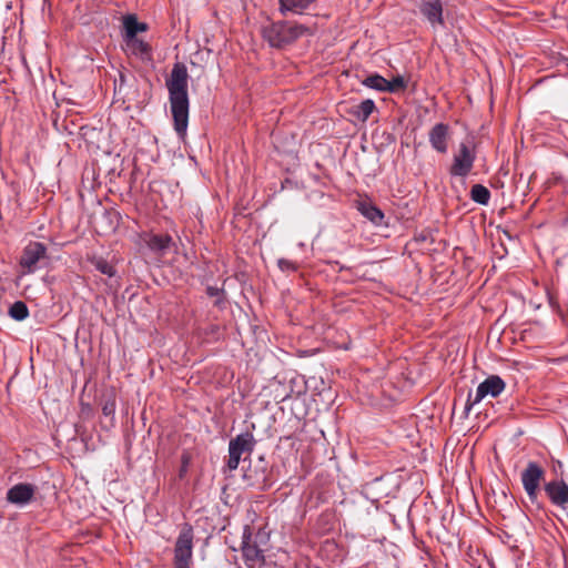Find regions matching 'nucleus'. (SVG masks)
Masks as SVG:
<instances>
[{
    "instance_id": "f257e3e1",
    "label": "nucleus",
    "mask_w": 568,
    "mask_h": 568,
    "mask_svg": "<svg viewBox=\"0 0 568 568\" xmlns=\"http://www.w3.org/2000/svg\"><path fill=\"white\" fill-rule=\"evenodd\" d=\"M170 111L173 128L178 136L185 139L189 125L190 99L187 92L189 74L185 64L175 63L170 78L166 79Z\"/></svg>"
},
{
    "instance_id": "f03ea898",
    "label": "nucleus",
    "mask_w": 568,
    "mask_h": 568,
    "mask_svg": "<svg viewBox=\"0 0 568 568\" xmlns=\"http://www.w3.org/2000/svg\"><path fill=\"white\" fill-rule=\"evenodd\" d=\"M262 37L275 49H285L305 36H312L314 29L290 20L271 21L262 28Z\"/></svg>"
},
{
    "instance_id": "7ed1b4c3",
    "label": "nucleus",
    "mask_w": 568,
    "mask_h": 568,
    "mask_svg": "<svg viewBox=\"0 0 568 568\" xmlns=\"http://www.w3.org/2000/svg\"><path fill=\"white\" fill-rule=\"evenodd\" d=\"M194 532L191 525L185 524L174 545V568H191L193 561Z\"/></svg>"
},
{
    "instance_id": "20e7f679",
    "label": "nucleus",
    "mask_w": 568,
    "mask_h": 568,
    "mask_svg": "<svg viewBox=\"0 0 568 568\" xmlns=\"http://www.w3.org/2000/svg\"><path fill=\"white\" fill-rule=\"evenodd\" d=\"M255 443L254 436L250 432L239 434L232 438L229 443L226 468L230 471L237 469L240 460L242 458L245 460L252 454Z\"/></svg>"
},
{
    "instance_id": "39448f33",
    "label": "nucleus",
    "mask_w": 568,
    "mask_h": 568,
    "mask_svg": "<svg viewBox=\"0 0 568 568\" xmlns=\"http://www.w3.org/2000/svg\"><path fill=\"white\" fill-rule=\"evenodd\" d=\"M476 161L475 148L469 143L462 142L453 156L449 174L453 178H466L473 170Z\"/></svg>"
},
{
    "instance_id": "423d86ee",
    "label": "nucleus",
    "mask_w": 568,
    "mask_h": 568,
    "mask_svg": "<svg viewBox=\"0 0 568 568\" xmlns=\"http://www.w3.org/2000/svg\"><path fill=\"white\" fill-rule=\"evenodd\" d=\"M47 246L41 242H29L20 256L19 265L23 274H32L40 266L39 264L48 258Z\"/></svg>"
},
{
    "instance_id": "0eeeda50",
    "label": "nucleus",
    "mask_w": 568,
    "mask_h": 568,
    "mask_svg": "<svg viewBox=\"0 0 568 568\" xmlns=\"http://www.w3.org/2000/svg\"><path fill=\"white\" fill-rule=\"evenodd\" d=\"M545 469L537 462H529L521 471L520 479L530 501H535L539 494L540 483L545 478Z\"/></svg>"
},
{
    "instance_id": "6e6552de",
    "label": "nucleus",
    "mask_w": 568,
    "mask_h": 568,
    "mask_svg": "<svg viewBox=\"0 0 568 568\" xmlns=\"http://www.w3.org/2000/svg\"><path fill=\"white\" fill-rule=\"evenodd\" d=\"M506 384L503 378L498 375H490L484 382H481L477 389L476 394L473 397L471 394H468L466 409L469 410L471 406L481 402L486 396L497 397L505 390Z\"/></svg>"
},
{
    "instance_id": "1a4fd4ad",
    "label": "nucleus",
    "mask_w": 568,
    "mask_h": 568,
    "mask_svg": "<svg viewBox=\"0 0 568 568\" xmlns=\"http://www.w3.org/2000/svg\"><path fill=\"white\" fill-rule=\"evenodd\" d=\"M243 559L247 568H262L265 564L264 550L251 541V532L245 529L242 540Z\"/></svg>"
},
{
    "instance_id": "9d476101",
    "label": "nucleus",
    "mask_w": 568,
    "mask_h": 568,
    "mask_svg": "<svg viewBox=\"0 0 568 568\" xmlns=\"http://www.w3.org/2000/svg\"><path fill=\"white\" fill-rule=\"evenodd\" d=\"M452 134L449 124L444 122L436 123L428 132V141L433 150L439 154L447 153Z\"/></svg>"
},
{
    "instance_id": "9b49d317",
    "label": "nucleus",
    "mask_w": 568,
    "mask_h": 568,
    "mask_svg": "<svg viewBox=\"0 0 568 568\" xmlns=\"http://www.w3.org/2000/svg\"><path fill=\"white\" fill-rule=\"evenodd\" d=\"M549 501L561 509L568 507V484L564 479L555 478L544 485Z\"/></svg>"
},
{
    "instance_id": "f8f14e48",
    "label": "nucleus",
    "mask_w": 568,
    "mask_h": 568,
    "mask_svg": "<svg viewBox=\"0 0 568 568\" xmlns=\"http://www.w3.org/2000/svg\"><path fill=\"white\" fill-rule=\"evenodd\" d=\"M243 479L247 486L260 490H266L272 485L268 477V470L263 458H260V466L255 465L254 467H250L247 470H245Z\"/></svg>"
},
{
    "instance_id": "ddd939ff",
    "label": "nucleus",
    "mask_w": 568,
    "mask_h": 568,
    "mask_svg": "<svg viewBox=\"0 0 568 568\" xmlns=\"http://www.w3.org/2000/svg\"><path fill=\"white\" fill-rule=\"evenodd\" d=\"M36 489V486L32 484H17L7 491V500L13 505H26L32 500Z\"/></svg>"
},
{
    "instance_id": "4468645a",
    "label": "nucleus",
    "mask_w": 568,
    "mask_h": 568,
    "mask_svg": "<svg viewBox=\"0 0 568 568\" xmlns=\"http://www.w3.org/2000/svg\"><path fill=\"white\" fill-rule=\"evenodd\" d=\"M418 8L433 27L444 24L442 0H422Z\"/></svg>"
},
{
    "instance_id": "2eb2a0df",
    "label": "nucleus",
    "mask_w": 568,
    "mask_h": 568,
    "mask_svg": "<svg viewBox=\"0 0 568 568\" xmlns=\"http://www.w3.org/2000/svg\"><path fill=\"white\" fill-rule=\"evenodd\" d=\"M128 53L139 58L142 61L152 60L151 45L140 38L123 39Z\"/></svg>"
},
{
    "instance_id": "dca6fc26",
    "label": "nucleus",
    "mask_w": 568,
    "mask_h": 568,
    "mask_svg": "<svg viewBox=\"0 0 568 568\" xmlns=\"http://www.w3.org/2000/svg\"><path fill=\"white\" fill-rule=\"evenodd\" d=\"M144 242L150 251L163 255L173 244V239L169 234H148Z\"/></svg>"
},
{
    "instance_id": "f3484780",
    "label": "nucleus",
    "mask_w": 568,
    "mask_h": 568,
    "mask_svg": "<svg viewBox=\"0 0 568 568\" xmlns=\"http://www.w3.org/2000/svg\"><path fill=\"white\" fill-rule=\"evenodd\" d=\"M317 0H278V11L286 16L288 12L303 14Z\"/></svg>"
},
{
    "instance_id": "a211bd4d",
    "label": "nucleus",
    "mask_w": 568,
    "mask_h": 568,
    "mask_svg": "<svg viewBox=\"0 0 568 568\" xmlns=\"http://www.w3.org/2000/svg\"><path fill=\"white\" fill-rule=\"evenodd\" d=\"M123 23V39L138 38L139 32H145L149 26L145 22L138 21L135 14H126L122 19Z\"/></svg>"
},
{
    "instance_id": "6ab92c4d",
    "label": "nucleus",
    "mask_w": 568,
    "mask_h": 568,
    "mask_svg": "<svg viewBox=\"0 0 568 568\" xmlns=\"http://www.w3.org/2000/svg\"><path fill=\"white\" fill-rule=\"evenodd\" d=\"M357 210L364 215L367 220L373 222L376 225L382 224L384 219V213L381 209H378L373 202L369 200H362L357 202Z\"/></svg>"
},
{
    "instance_id": "aec40b11",
    "label": "nucleus",
    "mask_w": 568,
    "mask_h": 568,
    "mask_svg": "<svg viewBox=\"0 0 568 568\" xmlns=\"http://www.w3.org/2000/svg\"><path fill=\"white\" fill-rule=\"evenodd\" d=\"M375 110V102L372 99H366L359 104L353 105L348 113L356 118L358 121L366 122Z\"/></svg>"
},
{
    "instance_id": "412c9836",
    "label": "nucleus",
    "mask_w": 568,
    "mask_h": 568,
    "mask_svg": "<svg viewBox=\"0 0 568 568\" xmlns=\"http://www.w3.org/2000/svg\"><path fill=\"white\" fill-rule=\"evenodd\" d=\"M469 196L475 203L487 205L490 200V191L483 184H474Z\"/></svg>"
},
{
    "instance_id": "4be33fe9",
    "label": "nucleus",
    "mask_w": 568,
    "mask_h": 568,
    "mask_svg": "<svg viewBox=\"0 0 568 568\" xmlns=\"http://www.w3.org/2000/svg\"><path fill=\"white\" fill-rule=\"evenodd\" d=\"M89 262L95 267L97 271L109 277H113L116 274L115 267L102 256H92L89 258Z\"/></svg>"
},
{
    "instance_id": "5701e85b",
    "label": "nucleus",
    "mask_w": 568,
    "mask_h": 568,
    "mask_svg": "<svg viewBox=\"0 0 568 568\" xmlns=\"http://www.w3.org/2000/svg\"><path fill=\"white\" fill-rule=\"evenodd\" d=\"M362 84L379 92H386V79L378 73L366 77Z\"/></svg>"
},
{
    "instance_id": "b1692460",
    "label": "nucleus",
    "mask_w": 568,
    "mask_h": 568,
    "mask_svg": "<svg viewBox=\"0 0 568 568\" xmlns=\"http://www.w3.org/2000/svg\"><path fill=\"white\" fill-rule=\"evenodd\" d=\"M9 315L16 321H23L29 316V308L24 302L17 301L10 306Z\"/></svg>"
},
{
    "instance_id": "393cba45",
    "label": "nucleus",
    "mask_w": 568,
    "mask_h": 568,
    "mask_svg": "<svg viewBox=\"0 0 568 568\" xmlns=\"http://www.w3.org/2000/svg\"><path fill=\"white\" fill-rule=\"evenodd\" d=\"M407 88V82L402 75H396L392 80L386 79V92L396 93L404 91Z\"/></svg>"
},
{
    "instance_id": "a878e982",
    "label": "nucleus",
    "mask_w": 568,
    "mask_h": 568,
    "mask_svg": "<svg viewBox=\"0 0 568 568\" xmlns=\"http://www.w3.org/2000/svg\"><path fill=\"white\" fill-rule=\"evenodd\" d=\"M206 294L210 297H216L214 305L222 308L225 304V291L224 288L215 287V286H207L206 287Z\"/></svg>"
},
{
    "instance_id": "bb28decb",
    "label": "nucleus",
    "mask_w": 568,
    "mask_h": 568,
    "mask_svg": "<svg viewBox=\"0 0 568 568\" xmlns=\"http://www.w3.org/2000/svg\"><path fill=\"white\" fill-rule=\"evenodd\" d=\"M277 266L283 272H296L298 270V264L287 258H278Z\"/></svg>"
},
{
    "instance_id": "cd10ccee",
    "label": "nucleus",
    "mask_w": 568,
    "mask_h": 568,
    "mask_svg": "<svg viewBox=\"0 0 568 568\" xmlns=\"http://www.w3.org/2000/svg\"><path fill=\"white\" fill-rule=\"evenodd\" d=\"M190 455L189 454H183L181 456V467H180V470H179V478L182 479L185 477L186 473H187V469H189V466H190Z\"/></svg>"
},
{
    "instance_id": "c85d7f7f",
    "label": "nucleus",
    "mask_w": 568,
    "mask_h": 568,
    "mask_svg": "<svg viewBox=\"0 0 568 568\" xmlns=\"http://www.w3.org/2000/svg\"><path fill=\"white\" fill-rule=\"evenodd\" d=\"M108 215L110 216V219H114L116 221V224L120 222L121 220V214L116 211H110L108 212Z\"/></svg>"
},
{
    "instance_id": "c756f323",
    "label": "nucleus",
    "mask_w": 568,
    "mask_h": 568,
    "mask_svg": "<svg viewBox=\"0 0 568 568\" xmlns=\"http://www.w3.org/2000/svg\"><path fill=\"white\" fill-rule=\"evenodd\" d=\"M109 412H110V408H108V406H104V407H103V413H104V414H109Z\"/></svg>"
},
{
    "instance_id": "7c9ffc66",
    "label": "nucleus",
    "mask_w": 568,
    "mask_h": 568,
    "mask_svg": "<svg viewBox=\"0 0 568 568\" xmlns=\"http://www.w3.org/2000/svg\"><path fill=\"white\" fill-rule=\"evenodd\" d=\"M109 412H110V408H108V406H104V407H103V413H104V414H109Z\"/></svg>"
}]
</instances>
